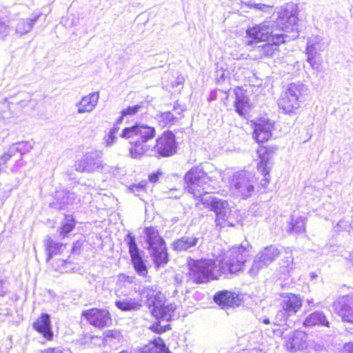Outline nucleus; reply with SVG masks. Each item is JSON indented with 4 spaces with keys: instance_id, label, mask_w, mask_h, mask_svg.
Returning <instances> with one entry per match:
<instances>
[{
    "instance_id": "1",
    "label": "nucleus",
    "mask_w": 353,
    "mask_h": 353,
    "mask_svg": "<svg viewBox=\"0 0 353 353\" xmlns=\"http://www.w3.org/2000/svg\"><path fill=\"white\" fill-rule=\"evenodd\" d=\"M223 180V172L220 170L212 172L208 175L202 167L191 168L185 175V190L196 199H200L206 208L216 214V227L219 229L229 226H234L235 223L230 221L231 210L225 200L206 194L215 190L219 181Z\"/></svg>"
},
{
    "instance_id": "2",
    "label": "nucleus",
    "mask_w": 353,
    "mask_h": 353,
    "mask_svg": "<svg viewBox=\"0 0 353 353\" xmlns=\"http://www.w3.org/2000/svg\"><path fill=\"white\" fill-rule=\"evenodd\" d=\"M250 249L249 245H241L232 247L226 254H213L214 260L190 259L188 261L190 277L195 283H203L219 279L222 274L237 273L243 270L250 255Z\"/></svg>"
},
{
    "instance_id": "3",
    "label": "nucleus",
    "mask_w": 353,
    "mask_h": 353,
    "mask_svg": "<svg viewBox=\"0 0 353 353\" xmlns=\"http://www.w3.org/2000/svg\"><path fill=\"white\" fill-rule=\"evenodd\" d=\"M284 346L291 353H322L325 350L324 344L309 339L308 334L301 330H296L285 336Z\"/></svg>"
},
{
    "instance_id": "4",
    "label": "nucleus",
    "mask_w": 353,
    "mask_h": 353,
    "mask_svg": "<svg viewBox=\"0 0 353 353\" xmlns=\"http://www.w3.org/2000/svg\"><path fill=\"white\" fill-rule=\"evenodd\" d=\"M297 6L290 3L281 8L279 16L274 23L275 32L282 30L287 35L285 41L295 39L299 37L298 11Z\"/></svg>"
},
{
    "instance_id": "5",
    "label": "nucleus",
    "mask_w": 353,
    "mask_h": 353,
    "mask_svg": "<svg viewBox=\"0 0 353 353\" xmlns=\"http://www.w3.org/2000/svg\"><path fill=\"white\" fill-rule=\"evenodd\" d=\"M144 234L148 249L154 264L157 267L165 265L168 261L165 243L158 230L153 227H148L144 229Z\"/></svg>"
},
{
    "instance_id": "6",
    "label": "nucleus",
    "mask_w": 353,
    "mask_h": 353,
    "mask_svg": "<svg viewBox=\"0 0 353 353\" xmlns=\"http://www.w3.org/2000/svg\"><path fill=\"white\" fill-rule=\"evenodd\" d=\"M305 90L303 84H290L279 100V107L286 114L294 112L300 107L299 97Z\"/></svg>"
},
{
    "instance_id": "7",
    "label": "nucleus",
    "mask_w": 353,
    "mask_h": 353,
    "mask_svg": "<svg viewBox=\"0 0 353 353\" xmlns=\"http://www.w3.org/2000/svg\"><path fill=\"white\" fill-rule=\"evenodd\" d=\"M280 254L281 252L276 245L265 247L256 255L249 270V274L252 276L257 275L260 270L273 263Z\"/></svg>"
},
{
    "instance_id": "8",
    "label": "nucleus",
    "mask_w": 353,
    "mask_h": 353,
    "mask_svg": "<svg viewBox=\"0 0 353 353\" xmlns=\"http://www.w3.org/2000/svg\"><path fill=\"white\" fill-rule=\"evenodd\" d=\"M101 153L90 152L85 154L74 164L75 170L79 172L93 173L103 168L101 160Z\"/></svg>"
},
{
    "instance_id": "9",
    "label": "nucleus",
    "mask_w": 353,
    "mask_h": 353,
    "mask_svg": "<svg viewBox=\"0 0 353 353\" xmlns=\"http://www.w3.org/2000/svg\"><path fill=\"white\" fill-rule=\"evenodd\" d=\"M156 130L154 127L139 123L124 128L120 137L126 139L137 137L138 140L148 143L154 138Z\"/></svg>"
},
{
    "instance_id": "10",
    "label": "nucleus",
    "mask_w": 353,
    "mask_h": 353,
    "mask_svg": "<svg viewBox=\"0 0 353 353\" xmlns=\"http://www.w3.org/2000/svg\"><path fill=\"white\" fill-rule=\"evenodd\" d=\"M230 187L234 194L243 199L251 196L254 191V185L245 172H237L232 176Z\"/></svg>"
},
{
    "instance_id": "11",
    "label": "nucleus",
    "mask_w": 353,
    "mask_h": 353,
    "mask_svg": "<svg viewBox=\"0 0 353 353\" xmlns=\"http://www.w3.org/2000/svg\"><path fill=\"white\" fill-rule=\"evenodd\" d=\"M175 137L170 131L163 132L156 140L152 151L161 157H170L176 152Z\"/></svg>"
},
{
    "instance_id": "12",
    "label": "nucleus",
    "mask_w": 353,
    "mask_h": 353,
    "mask_svg": "<svg viewBox=\"0 0 353 353\" xmlns=\"http://www.w3.org/2000/svg\"><path fill=\"white\" fill-rule=\"evenodd\" d=\"M82 316L95 327L103 329L112 324L111 315L105 309L92 308L83 312Z\"/></svg>"
},
{
    "instance_id": "13",
    "label": "nucleus",
    "mask_w": 353,
    "mask_h": 353,
    "mask_svg": "<svg viewBox=\"0 0 353 353\" xmlns=\"http://www.w3.org/2000/svg\"><path fill=\"white\" fill-rule=\"evenodd\" d=\"M272 35L273 39H271L272 43H268L254 48L252 53L255 59L273 57L279 51L278 46L285 42V37H286L287 35L284 34H275Z\"/></svg>"
},
{
    "instance_id": "14",
    "label": "nucleus",
    "mask_w": 353,
    "mask_h": 353,
    "mask_svg": "<svg viewBox=\"0 0 353 353\" xmlns=\"http://www.w3.org/2000/svg\"><path fill=\"white\" fill-rule=\"evenodd\" d=\"M125 241L129 247V252L136 272L139 276H145L148 274V269L139 254L134 237L129 232Z\"/></svg>"
},
{
    "instance_id": "15",
    "label": "nucleus",
    "mask_w": 353,
    "mask_h": 353,
    "mask_svg": "<svg viewBox=\"0 0 353 353\" xmlns=\"http://www.w3.org/2000/svg\"><path fill=\"white\" fill-rule=\"evenodd\" d=\"M246 32L247 36L252 39V41H248V44H251L252 41L269 40L270 37L273 39L272 34H278L275 32L273 25L269 21H265L259 25L249 28L247 30Z\"/></svg>"
},
{
    "instance_id": "16",
    "label": "nucleus",
    "mask_w": 353,
    "mask_h": 353,
    "mask_svg": "<svg viewBox=\"0 0 353 353\" xmlns=\"http://www.w3.org/2000/svg\"><path fill=\"white\" fill-rule=\"evenodd\" d=\"M333 307L343 322L353 323V295L339 298Z\"/></svg>"
},
{
    "instance_id": "17",
    "label": "nucleus",
    "mask_w": 353,
    "mask_h": 353,
    "mask_svg": "<svg viewBox=\"0 0 353 353\" xmlns=\"http://www.w3.org/2000/svg\"><path fill=\"white\" fill-rule=\"evenodd\" d=\"M254 139L258 143H264L272 137L274 123L268 119L261 118L254 123Z\"/></svg>"
},
{
    "instance_id": "18",
    "label": "nucleus",
    "mask_w": 353,
    "mask_h": 353,
    "mask_svg": "<svg viewBox=\"0 0 353 353\" xmlns=\"http://www.w3.org/2000/svg\"><path fill=\"white\" fill-rule=\"evenodd\" d=\"M282 297L281 306L291 316L296 314L302 307L303 300L299 295L290 293L283 294Z\"/></svg>"
},
{
    "instance_id": "19",
    "label": "nucleus",
    "mask_w": 353,
    "mask_h": 353,
    "mask_svg": "<svg viewBox=\"0 0 353 353\" xmlns=\"http://www.w3.org/2000/svg\"><path fill=\"white\" fill-rule=\"evenodd\" d=\"M99 99V92H92L81 98L76 104L79 114L90 113L96 108Z\"/></svg>"
},
{
    "instance_id": "20",
    "label": "nucleus",
    "mask_w": 353,
    "mask_h": 353,
    "mask_svg": "<svg viewBox=\"0 0 353 353\" xmlns=\"http://www.w3.org/2000/svg\"><path fill=\"white\" fill-rule=\"evenodd\" d=\"M33 327L47 340L52 339L53 332L51 327V321L48 314H42L33 323Z\"/></svg>"
},
{
    "instance_id": "21",
    "label": "nucleus",
    "mask_w": 353,
    "mask_h": 353,
    "mask_svg": "<svg viewBox=\"0 0 353 353\" xmlns=\"http://www.w3.org/2000/svg\"><path fill=\"white\" fill-rule=\"evenodd\" d=\"M175 309L176 305L174 303L164 305L162 302H159V303L152 307L151 312L157 319L165 320L168 321L171 320Z\"/></svg>"
},
{
    "instance_id": "22",
    "label": "nucleus",
    "mask_w": 353,
    "mask_h": 353,
    "mask_svg": "<svg viewBox=\"0 0 353 353\" xmlns=\"http://www.w3.org/2000/svg\"><path fill=\"white\" fill-rule=\"evenodd\" d=\"M199 243V238L196 236H183L175 240L172 244V248L177 252L191 250L192 248L196 247Z\"/></svg>"
},
{
    "instance_id": "23",
    "label": "nucleus",
    "mask_w": 353,
    "mask_h": 353,
    "mask_svg": "<svg viewBox=\"0 0 353 353\" xmlns=\"http://www.w3.org/2000/svg\"><path fill=\"white\" fill-rule=\"evenodd\" d=\"M141 294L147 299V303L150 307L159 303V302H163L164 299L163 294L155 285L144 287Z\"/></svg>"
},
{
    "instance_id": "24",
    "label": "nucleus",
    "mask_w": 353,
    "mask_h": 353,
    "mask_svg": "<svg viewBox=\"0 0 353 353\" xmlns=\"http://www.w3.org/2000/svg\"><path fill=\"white\" fill-rule=\"evenodd\" d=\"M303 325L305 327H312L314 326H325L330 327L329 322L325 314L323 312L316 311L308 315L303 321Z\"/></svg>"
},
{
    "instance_id": "25",
    "label": "nucleus",
    "mask_w": 353,
    "mask_h": 353,
    "mask_svg": "<svg viewBox=\"0 0 353 353\" xmlns=\"http://www.w3.org/2000/svg\"><path fill=\"white\" fill-rule=\"evenodd\" d=\"M115 305L121 311L130 312L138 310L141 307V299L139 298H123L115 301Z\"/></svg>"
},
{
    "instance_id": "26",
    "label": "nucleus",
    "mask_w": 353,
    "mask_h": 353,
    "mask_svg": "<svg viewBox=\"0 0 353 353\" xmlns=\"http://www.w3.org/2000/svg\"><path fill=\"white\" fill-rule=\"evenodd\" d=\"M152 150L148 143L137 139L135 141L131 142L129 152L132 159H141Z\"/></svg>"
},
{
    "instance_id": "27",
    "label": "nucleus",
    "mask_w": 353,
    "mask_h": 353,
    "mask_svg": "<svg viewBox=\"0 0 353 353\" xmlns=\"http://www.w3.org/2000/svg\"><path fill=\"white\" fill-rule=\"evenodd\" d=\"M214 301L223 308L233 307L236 305V296H234V294L228 291L217 292L214 296Z\"/></svg>"
},
{
    "instance_id": "28",
    "label": "nucleus",
    "mask_w": 353,
    "mask_h": 353,
    "mask_svg": "<svg viewBox=\"0 0 353 353\" xmlns=\"http://www.w3.org/2000/svg\"><path fill=\"white\" fill-rule=\"evenodd\" d=\"M46 252L47 253L46 261L48 262L53 255L61 254L65 249V245L54 241L51 237L48 236L45 241Z\"/></svg>"
},
{
    "instance_id": "29",
    "label": "nucleus",
    "mask_w": 353,
    "mask_h": 353,
    "mask_svg": "<svg viewBox=\"0 0 353 353\" xmlns=\"http://www.w3.org/2000/svg\"><path fill=\"white\" fill-rule=\"evenodd\" d=\"M322 39L319 36H312L307 39L306 53L307 57H310V52H312L314 57H317L320 54L325 47L321 43Z\"/></svg>"
},
{
    "instance_id": "30",
    "label": "nucleus",
    "mask_w": 353,
    "mask_h": 353,
    "mask_svg": "<svg viewBox=\"0 0 353 353\" xmlns=\"http://www.w3.org/2000/svg\"><path fill=\"white\" fill-rule=\"evenodd\" d=\"M236 101L235 109L239 114L243 116L247 114L250 110V105L248 103V98L244 94L243 91L240 89L235 91Z\"/></svg>"
},
{
    "instance_id": "31",
    "label": "nucleus",
    "mask_w": 353,
    "mask_h": 353,
    "mask_svg": "<svg viewBox=\"0 0 353 353\" xmlns=\"http://www.w3.org/2000/svg\"><path fill=\"white\" fill-rule=\"evenodd\" d=\"M141 353H170L162 339L158 338L145 345Z\"/></svg>"
},
{
    "instance_id": "32",
    "label": "nucleus",
    "mask_w": 353,
    "mask_h": 353,
    "mask_svg": "<svg viewBox=\"0 0 353 353\" xmlns=\"http://www.w3.org/2000/svg\"><path fill=\"white\" fill-rule=\"evenodd\" d=\"M56 199L60 203V208L62 209L65 205L74 202L76 195L74 192L68 190H60L56 192Z\"/></svg>"
},
{
    "instance_id": "33",
    "label": "nucleus",
    "mask_w": 353,
    "mask_h": 353,
    "mask_svg": "<svg viewBox=\"0 0 353 353\" xmlns=\"http://www.w3.org/2000/svg\"><path fill=\"white\" fill-rule=\"evenodd\" d=\"M305 219L303 216L294 219L292 217L288 232L290 234H300L305 231Z\"/></svg>"
},
{
    "instance_id": "34",
    "label": "nucleus",
    "mask_w": 353,
    "mask_h": 353,
    "mask_svg": "<svg viewBox=\"0 0 353 353\" xmlns=\"http://www.w3.org/2000/svg\"><path fill=\"white\" fill-rule=\"evenodd\" d=\"M38 16L32 19H26V20H21L20 21L17 27H16V32L17 33L23 35L28 32H29L34 23V22L37 20Z\"/></svg>"
},
{
    "instance_id": "35",
    "label": "nucleus",
    "mask_w": 353,
    "mask_h": 353,
    "mask_svg": "<svg viewBox=\"0 0 353 353\" xmlns=\"http://www.w3.org/2000/svg\"><path fill=\"white\" fill-rule=\"evenodd\" d=\"M75 222L72 215H65L60 227V236L64 238L69 232L72 231Z\"/></svg>"
},
{
    "instance_id": "36",
    "label": "nucleus",
    "mask_w": 353,
    "mask_h": 353,
    "mask_svg": "<svg viewBox=\"0 0 353 353\" xmlns=\"http://www.w3.org/2000/svg\"><path fill=\"white\" fill-rule=\"evenodd\" d=\"M156 119L161 127H166L174 124L176 117L172 112H165L157 114Z\"/></svg>"
},
{
    "instance_id": "37",
    "label": "nucleus",
    "mask_w": 353,
    "mask_h": 353,
    "mask_svg": "<svg viewBox=\"0 0 353 353\" xmlns=\"http://www.w3.org/2000/svg\"><path fill=\"white\" fill-rule=\"evenodd\" d=\"M261 161L258 164V170L261 172L264 178L261 180V184L263 186H265L270 181L269 179V173L270 168L268 166V161L265 160V156L261 157Z\"/></svg>"
},
{
    "instance_id": "38",
    "label": "nucleus",
    "mask_w": 353,
    "mask_h": 353,
    "mask_svg": "<svg viewBox=\"0 0 353 353\" xmlns=\"http://www.w3.org/2000/svg\"><path fill=\"white\" fill-rule=\"evenodd\" d=\"M103 335L104 341L106 343L120 342L123 339L121 333L118 330H108L103 333Z\"/></svg>"
},
{
    "instance_id": "39",
    "label": "nucleus",
    "mask_w": 353,
    "mask_h": 353,
    "mask_svg": "<svg viewBox=\"0 0 353 353\" xmlns=\"http://www.w3.org/2000/svg\"><path fill=\"white\" fill-rule=\"evenodd\" d=\"M280 268L284 273H289L294 268V258L291 253H288L281 259Z\"/></svg>"
},
{
    "instance_id": "40",
    "label": "nucleus",
    "mask_w": 353,
    "mask_h": 353,
    "mask_svg": "<svg viewBox=\"0 0 353 353\" xmlns=\"http://www.w3.org/2000/svg\"><path fill=\"white\" fill-rule=\"evenodd\" d=\"M290 316H291V315L281 307V310H279L276 314V324L278 325H281L283 322L286 321Z\"/></svg>"
},
{
    "instance_id": "41",
    "label": "nucleus",
    "mask_w": 353,
    "mask_h": 353,
    "mask_svg": "<svg viewBox=\"0 0 353 353\" xmlns=\"http://www.w3.org/2000/svg\"><path fill=\"white\" fill-rule=\"evenodd\" d=\"M10 32V26L3 19L0 18V39H5Z\"/></svg>"
},
{
    "instance_id": "42",
    "label": "nucleus",
    "mask_w": 353,
    "mask_h": 353,
    "mask_svg": "<svg viewBox=\"0 0 353 353\" xmlns=\"http://www.w3.org/2000/svg\"><path fill=\"white\" fill-rule=\"evenodd\" d=\"M141 107L142 105L141 104L129 106L121 111L123 112V116H133L140 110Z\"/></svg>"
},
{
    "instance_id": "43",
    "label": "nucleus",
    "mask_w": 353,
    "mask_h": 353,
    "mask_svg": "<svg viewBox=\"0 0 353 353\" xmlns=\"http://www.w3.org/2000/svg\"><path fill=\"white\" fill-rule=\"evenodd\" d=\"M117 134H112V132H108V134L105 135L103 137L104 145L105 147L112 146L117 139Z\"/></svg>"
},
{
    "instance_id": "44",
    "label": "nucleus",
    "mask_w": 353,
    "mask_h": 353,
    "mask_svg": "<svg viewBox=\"0 0 353 353\" xmlns=\"http://www.w3.org/2000/svg\"><path fill=\"white\" fill-rule=\"evenodd\" d=\"M317 57H314L312 52H310V57H307V61L314 70H319L320 67V63L316 61Z\"/></svg>"
},
{
    "instance_id": "45",
    "label": "nucleus",
    "mask_w": 353,
    "mask_h": 353,
    "mask_svg": "<svg viewBox=\"0 0 353 353\" xmlns=\"http://www.w3.org/2000/svg\"><path fill=\"white\" fill-rule=\"evenodd\" d=\"M43 353H68V351L62 347H53L45 350Z\"/></svg>"
},
{
    "instance_id": "46",
    "label": "nucleus",
    "mask_w": 353,
    "mask_h": 353,
    "mask_svg": "<svg viewBox=\"0 0 353 353\" xmlns=\"http://www.w3.org/2000/svg\"><path fill=\"white\" fill-rule=\"evenodd\" d=\"M343 352V353H353V342L345 343Z\"/></svg>"
},
{
    "instance_id": "47",
    "label": "nucleus",
    "mask_w": 353,
    "mask_h": 353,
    "mask_svg": "<svg viewBox=\"0 0 353 353\" xmlns=\"http://www.w3.org/2000/svg\"><path fill=\"white\" fill-rule=\"evenodd\" d=\"M120 130V127L117 124H114L113 127L110 130V132H112V134H117L119 131Z\"/></svg>"
},
{
    "instance_id": "48",
    "label": "nucleus",
    "mask_w": 353,
    "mask_h": 353,
    "mask_svg": "<svg viewBox=\"0 0 353 353\" xmlns=\"http://www.w3.org/2000/svg\"><path fill=\"white\" fill-rule=\"evenodd\" d=\"M159 176L157 174H153L149 176V179L151 182L155 183L158 181Z\"/></svg>"
},
{
    "instance_id": "49",
    "label": "nucleus",
    "mask_w": 353,
    "mask_h": 353,
    "mask_svg": "<svg viewBox=\"0 0 353 353\" xmlns=\"http://www.w3.org/2000/svg\"><path fill=\"white\" fill-rule=\"evenodd\" d=\"M132 188H137V189H140L141 190H144L145 188V183L141 182L138 185L132 186Z\"/></svg>"
},
{
    "instance_id": "50",
    "label": "nucleus",
    "mask_w": 353,
    "mask_h": 353,
    "mask_svg": "<svg viewBox=\"0 0 353 353\" xmlns=\"http://www.w3.org/2000/svg\"><path fill=\"white\" fill-rule=\"evenodd\" d=\"M5 293V290L3 288V281L0 279V296L3 295Z\"/></svg>"
},
{
    "instance_id": "51",
    "label": "nucleus",
    "mask_w": 353,
    "mask_h": 353,
    "mask_svg": "<svg viewBox=\"0 0 353 353\" xmlns=\"http://www.w3.org/2000/svg\"><path fill=\"white\" fill-rule=\"evenodd\" d=\"M124 117L125 116H123V112H121V116L117 120V121L115 122V124H117L119 125L122 123Z\"/></svg>"
},
{
    "instance_id": "52",
    "label": "nucleus",
    "mask_w": 353,
    "mask_h": 353,
    "mask_svg": "<svg viewBox=\"0 0 353 353\" xmlns=\"http://www.w3.org/2000/svg\"><path fill=\"white\" fill-rule=\"evenodd\" d=\"M21 165V164H20L19 162H17V165L14 166L12 169H11V171L12 172H15L17 171L18 168Z\"/></svg>"
},
{
    "instance_id": "53",
    "label": "nucleus",
    "mask_w": 353,
    "mask_h": 353,
    "mask_svg": "<svg viewBox=\"0 0 353 353\" xmlns=\"http://www.w3.org/2000/svg\"><path fill=\"white\" fill-rule=\"evenodd\" d=\"M224 79H225L224 72L223 71H221V74L220 76V78L218 79V81H224Z\"/></svg>"
},
{
    "instance_id": "54",
    "label": "nucleus",
    "mask_w": 353,
    "mask_h": 353,
    "mask_svg": "<svg viewBox=\"0 0 353 353\" xmlns=\"http://www.w3.org/2000/svg\"><path fill=\"white\" fill-rule=\"evenodd\" d=\"M317 276V275L314 273V272H311L310 273V277L312 279L316 278Z\"/></svg>"
},
{
    "instance_id": "55",
    "label": "nucleus",
    "mask_w": 353,
    "mask_h": 353,
    "mask_svg": "<svg viewBox=\"0 0 353 353\" xmlns=\"http://www.w3.org/2000/svg\"><path fill=\"white\" fill-rule=\"evenodd\" d=\"M263 323L265 324H269L270 323V319L266 318L263 320Z\"/></svg>"
},
{
    "instance_id": "56",
    "label": "nucleus",
    "mask_w": 353,
    "mask_h": 353,
    "mask_svg": "<svg viewBox=\"0 0 353 353\" xmlns=\"http://www.w3.org/2000/svg\"><path fill=\"white\" fill-rule=\"evenodd\" d=\"M177 105H178V104H177V103L174 104V110H176V109L178 108V106H177Z\"/></svg>"
},
{
    "instance_id": "57",
    "label": "nucleus",
    "mask_w": 353,
    "mask_h": 353,
    "mask_svg": "<svg viewBox=\"0 0 353 353\" xmlns=\"http://www.w3.org/2000/svg\"><path fill=\"white\" fill-rule=\"evenodd\" d=\"M21 103H22L23 105H26V104H27V102H26L24 101H22Z\"/></svg>"
},
{
    "instance_id": "58",
    "label": "nucleus",
    "mask_w": 353,
    "mask_h": 353,
    "mask_svg": "<svg viewBox=\"0 0 353 353\" xmlns=\"http://www.w3.org/2000/svg\"><path fill=\"white\" fill-rule=\"evenodd\" d=\"M119 353H131V352H128V351H122V352H119Z\"/></svg>"
}]
</instances>
